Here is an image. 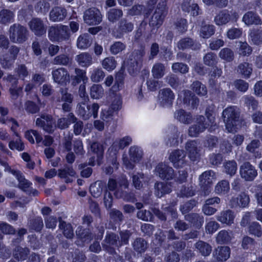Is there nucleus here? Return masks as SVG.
Returning <instances> with one entry per match:
<instances>
[{
  "label": "nucleus",
  "instance_id": "obj_13",
  "mask_svg": "<svg viewBox=\"0 0 262 262\" xmlns=\"http://www.w3.org/2000/svg\"><path fill=\"white\" fill-rule=\"evenodd\" d=\"M186 154L183 150H176L169 156V160L176 166H180L184 163Z\"/></svg>",
  "mask_w": 262,
  "mask_h": 262
},
{
  "label": "nucleus",
  "instance_id": "obj_39",
  "mask_svg": "<svg viewBox=\"0 0 262 262\" xmlns=\"http://www.w3.org/2000/svg\"><path fill=\"white\" fill-rule=\"evenodd\" d=\"M187 220L194 226L200 227L203 222V217L197 213H190L186 216Z\"/></svg>",
  "mask_w": 262,
  "mask_h": 262
},
{
  "label": "nucleus",
  "instance_id": "obj_19",
  "mask_svg": "<svg viewBox=\"0 0 262 262\" xmlns=\"http://www.w3.org/2000/svg\"><path fill=\"white\" fill-rule=\"evenodd\" d=\"M59 228L66 238L72 239L74 236L73 228L70 223H67L63 221H59Z\"/></svg>",
  "mask_w": 262,
  "mask_h": 262
},
{
  "label": "nucleus",
  "instance_id": "obj_59",
  "mask_svg": "<svg viewBox=\"0 0 262 262\" xmlns=\"http://www.w3.org/2000/svg\"><path fill=\"white\" fill-rule=\"evenodd\" d=\"M229 189V183L225 180L220 182L215 187V191L217 193H225Z\"/></svg>",
  "mask_w": 262,
  "mask_h": 262
},
{
  "label": "nucleus",
  "instance_id": "obj_21",
  "mask_svg": "<svg viewBox=\"0 0 262 262\" xmlns=\"http://www.w3.org/2000/svg\"><path fill=\"white\" fill-rule=\"evenodd\" d=\"M230 248L227 246L220 247L215 251V256L219 261H226L230 256Z\"/></svg>",
  "mask_w": 262,
  "mask_h": 262
},
{
  "label": "nucleus",
  "instance_id": "obj_32",
  "mask_svg": "<svg viewBox=\"0 0 262 262\" xmlns=\"http://www.w3.org/2000/svg\"><path fill=\"white\" fill-rule=\"evenodd\" d=\"M123 13L120 9H112L107 13V18L110 21L116 23L123 16Z\"/></svg>",
  "mask_w": 262,
  "mask_h": 262
},
{
  "label": "nucleus",
  "instance_id": "obj_7",
  "mask_svg": "<svg viewBox=\"0 0 262 262\" xmlns=\"http://www.w3.org/2000/svg\"><path fill=\"white\" fill-rule=\"evenodd\" d=\"M31 30L38 36H41L46 32L47 28L43 20L39 18H33L29 22Z\"/></svg>",
  "mask_w": 262,
  "mask_h": 262
},
{
  "label": "nucleus",
  "instance_id": "obj_10",
  "mask_svg": "<svg viewBox=\"0 0 262 262\" xmlns=\"http://www.w3.org/2000/svg\"><path fill=\"white\" fill-rule=\"evenodd\" d=\"M76 173L72 166H65L64 168L58 169L57 175L61 179H64L67 183H71L73 180L70 177H74Z\"/></svg>",
  "mask_w": 262,
  "mask_h": 262
},
{
  "label": "nucleus",
  "instance_id": "obj_33",
  "mask_svg": "<svg viewBox=\"0 0 262 262\" xmlns=\"http://www.w3.org/2000/svg\"><path fill=\"white\" fill-rule=\"evenodd\" d=\"M105 185V183L101 181H97L91 185L90 188V191L94 196H98L101 194Z\"/></svg>",
  "mask_w": 262,
  "mask_h": 262
},
{
  "label": "nucleus",
  "instance_id": "obj_40",
  "mask_svg": "<svg viewBox=\"0 0 262 262\" xmlns=\"http://www.w3.org/2000/svg\"><path fill=\"white\" fill-rule=\"evenodd\" d=\"M76 235L82 242H89L93 238L92 234L87 229L79 228L76 231Z\"/></svg>",
  "mask_w": 262,
  "mask_h": 262
},
{
  "label": "nucleus",
  "instance_id": "obj_28",
  "mask_svg": "<svg viewBox=\"0 0 262 262\" xmlns=\"http://www.w3.org/2000/svg\"><path fill=\"white\" fill-rule=\"evenodd\" d=\"M165 67L163 63L159 62L155 63L151 70L154 78L155 79L162 78L165 74Z\"/></svg>",
  "mask_w": 262,
  "mask_h": 262
},
{
  "label": "nucleus",
  "instance_id": "obj_48",
  "mask_svg": "<svg viewBox=\"0 0 262 262\" xmlns=\"http://www.w3.org/2000/svg\"><path fill=\"white\" fill-rule=\"evenodd\" d=\"M12 12L8 10H3L0 12V23L6 24L11 21L13 18Z\"/></svg>",
  "mask_w": 262,
  "mask_h": 262
},
{
  "label": "nucleus",
  "instance_id": "obj_3",
  "mask_svg": "<svg viewBox=\"0 0 262 262\" xmlns=\"http://www.w3.org/2000/svg\"><path fill=\"white\" fill-rule=\"evenodd\" d=\"M206 129L212 130L215 128H211L209 123L207 121L204 116L200 115L196 117L195 124L189 127L188 133L191 137H196L200 133L204 132Z\"/></svg>",
  "mask_w": 262,
  "mask_h": 262
},
{
  "label": "nucleus",
  "instance_id": "obj_14",
  "mask_svg": "<svg viewBox=\"0 0 262 262\" xmlns=\"http://www.w3.org/2000/svg\"><path fill=\"white\" fill-rule=\"evenodd\" d=\"M67 15L66 10L60 7H54L50 13V19L53 21L63 20Z\"/></svg>",
  "mask_w": 262,
  "mask_h": 262
},
{
  "label": "nucleus",
  "instance_id": "obj_17",
  "mask_svg": "<svg viewBox=\"0 0 262 262\" xmlns=\"http://www.w3.org/2000/svg\"><path fill=\"white\" fill-rule=\"evenodd\" d=\"M89 98L86 97L83 101L78 104V113L83 119L86 120L91 117V112H89L90 104L88 102Z\"/></svg>",
  "mask_w": 262,
  "mask_h": 262
},
{
  "label": "nucleus",
  "instance_id": "obj_60",
  "mask_svg": "<svg viewBox=\"0 0 262 262\" xmlns=\"http://www.w3.org/2000/svg\"><path fill=\"white\" fill-rule=\"evenodd\" d=\"M253 42L257 45L262 43V33L259 30H254L250 34Z\"/></svg>",
  "mask_w": 262,
  "mask_h": 262
},
{
  "label": "nucleus",
  "instance_id": "obj_51",
  "mask_svg": "<svg viewBox=\"0 0 262 262\" xmlns=\"http://www.w3.org/2000/svg\"><path fill=\"white\" fill-rule=\"evenodd\" d=\"M76 75L73 78V84H77L81 81H84L87 80L85 72L80 69H75Z\"/></svg>",
  "mask_w": 262,
  "mask_h": 262
},
{
  "label": "nucleus",
  "instance_id": "obj_26",
  "mask_svg": "<svg viewBox=\"0 0 262 262\" xmlns=\"http://www.w3.org/2000/svg\"><path fill=\"white\" fill-rule=\"evenodd\" d=\"M91 151L97 155V163L100 165L101 163V160L103 158L104 152L103 146L97 142L93 143L91 146Z\"/></svg>",
  "mask_w": 262,
  "mask_h": 262
},
{
  "label": "nucleus",
  "instance_id": "obj_23",
  "mask_svg": "<svg viewBox=\"0 0 262 262\" xmlns=\"http://www.w3.org/2000/svg\"><path fill=\"white\" fill-rule=\"evenodd\" d=\"M10 170L14 175L16 176L19 182L18 187L22 190L26 191L27 189L30 187L31 183L21 176L18 171L13 169Z\"/></svg>",
  "mask_w": 262,
  "mask_h": 262
},
{
  "label": "nucleus",
  "instance_id": "obj_55",
  "mask_svg": "<svg viewBox=\"0 0 262 262\" xmlns=\"http://www.w3.org/2000/svg\"><path fill=\"white\" fill-rule=\"evenodd\" d=\"M182 8L184 11L191 12L192 15H196L198 14L199 7L196 4H190L189 2H185L182 4Z\"/></svg>",
  "mask_w": 262,
  "mask_h": 262
},
{
  "label": "nucleus",
  "instance_id": "obj_9",
  "mask_svg": "<svg viewBox=\"0 0 262 262\" xmlns=\"http://www.w3.org/2000/svg\"><path fill=\"white\" fill-rule=\"evenodd\" d=\"M141 157L136 147H131L129 150V159L127 157L123 158V162L126 167L132 169L134 167V163L138 161Z\"/></svg>",
  "mask_w": 262,
  "mask_h": 262
},
{
  "label": "nucleus",
  "instance_id": "obj_54",
  "mask_svg": "<svg viewBox=\"0 0 262 262\" xmlns=\"http://www.w3.org/2000/svg\"><path fill=\"white\" fill-rule=\"evenodd\" d=\"M102 87L98 84H94L91 88V96L94 99H98L103 95Z\"/></svg>",
  "mask_w": 262,
  "mask_h": 262
},
{
  "label": "nucleus",
  "instance_id": "obj_41",
  "mask_svg": "<svg viewBox=\"0 0 262 262\" xmlns=\"http://www.w3.org/2000/svg\"><path fill=\"white\" fill-rule=\"evenodd\" d=\"M177 119L185 124H189L192 121L191 115L183 110H180L178 111Z\"/></svg>",
  "mask_w": 262,
  "mask_h": 262
},
{
  "label": "nucleus",
  "instance_id": "obj_45",
  "mask_svg": "<svg viewBox=\"0 0 262 262\" xmlns=\"http://www.w3.org/2000/svg\"><path fill=\"white\" fill-rule=\"evenodd\" d=\"M252 71V68L248 62L241 63L237 68V72L246 77H249Z\"/></svg>",
  "mask_w": 262,
  "mask_h": 262
},
{
  "label": "nucleus",
  "instance_id": "obj_57",
  "mask_svg": "<svg viewBox=\"0 0 262 262\" xmlns=\"http://www.w3.org/2000/svg\"><path fill=\"white\" fill-rule=\"evenodd\" d=\"M54 62L57 64L68 65L71 63L72 60L68 56L62 54L56 56L54 59Z\"/></svg>",
  "mask_w": 262,
  "mask_h": 262
},
{
  "label": "nucleus",
  "instance_id": "obj_2",
  "mask_svg": "<svg viewBox=\"0 0 262 262\" xmlns=\"http://www.w3.org/2000/svg\"><path fill=\"white\" fill-rule=\"evenodd\" d=\"M27 28L19 24H14L9 29L10 38L14 43L24 42L27 39Z\"/></svg>",
  "mask_w": 262,
  "mask_h": 262
},
{
  "label": "nucleus",
  "instance_id": "obj_4",
  "mask_svg": "<svg viewBox=\"0 0 262 262\" xmlns=\"http://www.w3.org/2000/svg\"><path fill=\"white\" fill-rule=\"evenodd\" d=\"M165 6L163 3L162 4L160 3L158 4L150 20V26L158 28L162 24L165 15Z\"/></svg>",
  "mask_w": 262,
  "mask_h": 262
},
{
  "label": "nucleus",
  "instance_id": "obj_46",
  "mask_svg": "<svg viewBox=\"0 0 262 262\" xmlns=\"http://www.w3.org/2000/svg\"><path fill=\"white\" fill-rule=\"evenodd\" d=\"M33 136L35 137L37 143L41 142V141L42 139V137L39 134V133L36 130H28L25 133L26 138L31 143H34Z\"/></svg>",
  "mask_w": 262,
  "mask_h": 262
},
{
  "label": "nucleus",
  "instance_id": "obj_56",
  "mask_svg": "<svg viewBox=\"0 0 262 262\" xmlns=\"http://www.w3.org/2000/svg\"><path fill=\"white\" fill-rule=\"evenodd\" d=\"M220 56L221 58L224 60L230 61L234 58V53L231 49L229 48H224L221 51Z\"/></svg>",
  "mask_w": 262,
  "mask_h": 262
},
{
  "label": "nucleus",
  "instance_id": "obj_53",
  "mask_svg": "<svg viewBox=\"0 0 262 262\" xmlns=\"http://www.w3.org/2000/svg\"><path fill=\"white\" fill-rule=\"evenodd\" d=\"M214 176V173L212 171H205L200 177L201 182L205 185L211 184Z\"/></svg>",
  "mask_w": 262,
  "mask_h": 262
},
{
  "label": "nucleus",
  "instance_id": "obj_20",
  "mask_svg": "<svg viewBox=\"0 0 262 262\" xmlns=\"http://www.w3.org/2000/svg\"><path fill=\"white\" fill-rule=\"evenodd\" d=\"M117 239L118 237L114 234L107 235L102 244L103 248L112 252L114 246H117Z\"/></svg>",
  "mask_w": 262,
  "mask_h": 262
},
{
  "label": "nucleus",
  "instance_id": "obj_50",
  "mask_svg": "<svg viewBox=\"0 0 262 262\" xmlns=\"http://www.w3.org/2000/svg\"><path fill=\"white\" fill-rule=\"evenodd\" d=\"M196 248L204 255H209L211 251V246L203 241L198 242L196 244Z\"/></svg>",
  "mask_w": 262,
  "mask_h": 262
},
{
  "label": "nucleus",
  "instance_id": "obj_64",
  "mask_svg": "<svg viewBox=\"0 0 262 262\" xmlns=\"http://www.w3.org/2000/svg\"><path fill=\"white\" fill-rule=\"evenodd\" d=\"M73 148L77 155H83L84 153L82 142L80 140H76L74 142Z\"/></svg>",
  "mask_w": 262,
  "mask_h": 262
},
{
  "label": "nucleus",
  "instance_id": "obj_44",
  "mask_svg": "<svg viewBox=\"0 0 262 262\" xmlns=\"http://www.w3.org/2000/svg\"><path fill=\"white\" fill-rule=\"evenodd\" d=\"M59 41L67 40L70 38V32L67 26L61 25L58 27Z\"/></svg>",
  "mask_w": 262,
  "mask_h": 262
},
{
  "label": "nucleus",
  "instance_id": "obj_12",
  "mask_svg": "<svg viewBox=\"0 0 262 262\" xmlns=\"http://www.w3.org/2000/svg\"><path fill=\"white\" fill-rule=\"evenodd\" d=\"M157 170L159 176L163 179L169 180L173 177V169L165 164H159L157 167Z\"/></svg>",
  "mask_w": 262,
  "mask_h": 262
},
{
  "label": "nucleus",
  "instance_id": "obj_47",
  "mask_svg": "<svg viewBox=\"0 0 262 262\" xmlns=\"http://www.w3.org/2000/svg\"><path fill=\"white\" fill-rule=\"evenodd\" d=\"M134 250L142 252L145 250L147 247V242L141 238H137L133 243Z\"/></svg>",
  "mask_w": 262,
  "mask_h": 262
},
{
  "label": "nucleus",
  "instance_id": "obj_34",
  "mask_svg": "<svg viewBox=\"0 0 262 262\" xmlns=\"http://www.w3.org/2000/svg\"><path fill=\"white\" fill-rule=\"evenodd\" d=\"M133 184L136 189H140L143 187V183L147 181V178L143 173H137L133 176Z\"/></svg>",
  "mask_w": 262,
  "mask_h": 262
},
{
  "label": "nucleus",
  "instance_id": "obj_1",
  "mask_svg": "<svg viewBox=\"0 0 262 262\" xmlns=\"http://www.w3.org/2000/svg\"><path fill=\"white\" fill-rule=\"evenodd\" d=\"M226 127L230 133L236 132L241 123L240 113L234 106H230L224 110L222 113Z\"/></svg>",
  "mask_w": 262,
  "mask_h": 262
},
{
  "label": "nucleus",
  "instance_id": "obj_63",
  "mask_svg": "<svg viewBox=\"0 0 262 262\" xmlns=\"http://www.w3.org/2000/svg\"><path fill=\"white\" fill-rule=\"evenodd\" d=\"M58 27H51L48 31L49 38L53 41H59Z\"/></svg>",
  "mask_w": 262,
  "mask_h": 262
},
{
  "label": "nucleus",
  "instance_id": "obj_58",
  "mask_svg": "<svg viewBox=\"0 0 262 262\" xmlns=\"http://www.w3.org/2000/svg\"><path fill=\"white\" fill-rule=\"evenodd\" d=\"M15 59L10 54H6L1 58V63L5 68H10Z\"/></svg>",
  "mask_w": 262,
  "mask_h": 262
},
{
  "label": "nucleus",
  "instance_id": "obj_61",
  "mask_svg": "<svg viewBox=\"0 0 262 262\" xmlns=\"http://www.w3.org/2000/svg\"><path fill=\"white\" fill-rule=\"evenodd\" d=\"M231 239V236L226 230L221 231L216 237V241L219 243H228Z\"/></svg>",
  "mask_w": 262,
  "mask_h": 262
},
{
  "label": "nucleus",
  "instance_id": "obj_43",
  "mask_svg": "<svg viewBox=\"0 0 262 262\" xmlns=\"http://www.w3.org/2000/svg\"><path fill=\"white\" fill-rule=\"evenodd\" d=\"M224 166L227 174L232 176L235 173L237 170V164L235 161H228L224 163Z\"/></svg>",
  "mask_w": 262,
  "mask_h": 262
},
{
  "label": "nucleus",
  "instance_id": "obj_37",
  "mask_svg": "<svg viewBox=\"0 0 262 262\" xmlns=\"http://www.w3.org/2000/svg\"><path fill=\"white\" fill-rule=\"evenodd\" d=\"M91 44V40L88 34L81 35L77 39V45L79 48L85 49Z\"/></svg>",
  "mask_w": 262,
  "mask_h": 262
},
{
  "label": "nucleus",
  "instance_id": "obj_24",
  "mask_svg": "<svg viewBox=\"0 0 262 262\" xmlns=\"http://www.w3.org/2000/svg\"><path fill=\"white\" fill-rule=\"evenodd\" d=\"M234 217V213L230 210H227L221 212L217 219L223 223L230 225L233 223Z\"/></svg>",
  "mask_w": 262,
  "mask_h": 262
},
{
  "label": "nucleus",
  "instance_id": "obj_35",
  "mask_svg": "<svg viewBox=\"0 0 262 262\" xmlns=\"http://www.w3.org/2000/svg\"><path fill=\"white\" fill-rule=\"evenodd\" d=\"M191 89L200 96H205L207 93L206 86L199 81H194L191 85Z\"/></svg>",
  "mask_w": 262,
  "mask_h": 262
},
{
  "label": "nucleus",
  "instance_id": "obj_49",
  "mask_svg": "<svg viewBox=\"0 0 262 262\" xmlns=\"http://www.w3.org/2000/svg\"><path fill=\"white\" fill-rule=\"evenodd\" d=\"M124 79L123 73L122 70L116 74L115 77V83L112 88V90L114 92H117L120 90V88L123 84Z\"/></svg>",
  "mask_w": 262,
  "mask_h": 262
},
{
  "label": "nucleus",
  "instance_id": "obj_8",
  "mask_svg": "<svg viewBox=\"0 0 262 262\" xmlns=\"http://www.w3.org/2000/svg\"><path fill=\"white\" fill-rule=\"evenodd\" d=\"M54 80L61 85H66L70 82V76L68 71L64 68L55 70L52 73Z\"/></svg>",
  "mask_w": 262,
  "mask_h": 262
},
{
  "label": "nucleus",
  "instance_id": "obj_18",
  "mask_svg": "<svg viewBox=\"0 0 262 262\" xmlns=\"http://www.w3.org/2000/svg\"><path fill=\"white\" fill-rule=\"evenodd\" d=\"M40 117L41 118L45 120L43 130L49 133H53L55 127L54 126V119L52 116L44 113L42 114Z\"/></svg>",
  "mask_w": 262,
  "mask_h": 262
},
{
  "label": "nucleus",
  "instance_id": "obj_5",
  "mask_svg": "<svg viewBox=\"0 0 262 262\" xmlns=\"http://www.w3.org/2000/svg\"><path fill=\"white\" fill-rule=\"evenodd\" d=\"M240 174L246 181H252L257 176V171L249 162L243 163L240 167Z\"/></svg>",
  "mask_w": 262,
  "mask_h": 262
},
{
  "label": "nucleus",
  "instance_id": "obj_11",
  "mask_svg": "<svg viewBox=\"0 0 262 262\" xmlns=\"http://www.w3.org/2000/svg\"><path fill=\"white\" fill-rule=\"evenodd\" d=\"M183 102L186 105L194 108L198 106L199 99L190 91L185 90L184 91Z\"/></svg>",
  "mask_w": 262,
  "mask_h": 262
},
{
  "label": "nucleus",
  "instance_id": "obj_25",
  "mask_svg": "<svg viewBox=\"0 0 262 262\" xmlns=\"http://www.w3.org/2000/svg\"><path fill=\"white\" fill-rule=\"evenodd\" d=\"M156 194L159 197H161L165 193L171 191V187L169 184L167 182H158L155 184Z\"/></svg>",
  "mask_w": 262,
  "mask_h": 262
},
{
  "label": "nucleus",
  "instance_id": "obj_29",
  "mask_svg": "<svg viewBox=\"0 0 262 262\" xmlns=\"http://www.w3.org/2000/svg\"><path fill=\"white\" fill-rule=\"evenodd\" d=\"M76 60L82 67H88L92 63V57L88 53H82L77 55Z\"/></svg>",
  "mask_w": 262,
  "mask_h": 262
},
{
  "label": "nucleus",
  "instance_id": "obj_52",
  "mask_svg": "<svg viewBox=\"0 0 262 262\" xmlns=\"http://www.w3.org/2000/svg\"><path fill=\"white\" fill-rule=\"evenodd\" d=\"M116 63L113 57H106L102 62L103 67L108 71L114 70L116 68Z\"/></svg>",
  "mask_w": 262,
  "mask_h": 262
},
{
  "label": "nucleus",
  "instance_id": "obj_42",
  "mask_svg": "<svg viewBox=\"0 0 262 262\" xmlns=\"http://www.w3.org/2000/svg\"><path fill=\"white\" fill-rule=\"evenodd\" d=\"M214 33L213 26L210 25H204L202 26L200 34L204 38H208L212 35Z\"/></svg>",
  "mask_w": 262,
  "mask_h": 262
},
{
  "label": "nucleus",
  "instance_id": "obj_6",
  "mask_svg": "<svg viewBox=\"0 0 262 262\" xmlns=\"http://www.w3.org/2000/svg\"><path fill=\"white\" fill-rule=\"evenodd\" d=\"M84 19L89 25H97L101 21L102 15L98 9L90 8L85 11Z\"/></svg>",
  "mask_w": 262,
  "mask_h": 262
},
{
  "label": "nucleus",
  "instance_id": "obj_30",
  "mask_svg": "<svg viewBox=\"0 0 262 262\" xmlns=\"http://www.w3.org/2000/svg\"><path fill=\"white\" fill-rule=\"evenodd\" d=\"M230 20V15L226 11H221L215 17L214 21L216 25H222L228 23Z\"/></svg>",
  "mask_w": 262,
  "mask_h": 262
},
{
  "label": "nucleus",
  "instance_id": "obj_16",
  "mask_svg": "<svg viewBox=\"0 0 262 262\" xmlns=\"http://www.w3.org/2000/svg\"><path fill=\"white\" fill-rule=\"evenodd\" d=\"M186 149L189 157L192 161H195L199 157L197 144L195 141H192L187 142L186 145Z\"/></svg>",
  "mask_w": 262,
  "mask_h": 262
},
{
  "label": "nucleus",
  "instance_id": "obj_36",
  "mask_svg": "<svg viewBox=\"0 0 262 262\" xmlns=\"http://www.w3.org/2000/svg\"><path fill=\"white\" fill-rule=\"evenodd\" d=\"M133 28V24L131 22L127 19H123L119 24L118 31L120 33H127L132 31Z\"/></svg>",
  "mask_w": 262,
  "mask_h": 262
},
{
  "label": "nucleus",
  "instance_id": "obj_62",
  "mask_svg": "<svg viewBox=\"0 0 262 262\" xmlns=\"http://www.w3.org/2000/svg\"><path fill=\"white\" fill-rule=\"evenodd\" d=\"M31 226L33 229L37 231H40L43 226L42 219L40 217L33 219L31 222Z\"/></svg>",
  "mask_w": 262,
  "mask_h": 262
},
{
  "label": "nucleus",
  "instance_id": "obj_15",
  "mask_svg": "<svg viewBox=\"0 0 262 262\" xmlns=\"http://www.w3.org/2000/svg\"><path fill=\"white\" fill-rule=\"evenodd\" d=\"M249 201V196L245 193H242L237 197L233 198L231 200V203L233 207H245L248 205Z\"/></svg>",
  "mask_w": 262,
  "mask_h": 262
},
{
  "label": "nucleus",
  "instance_id": "obj_31",
  "mask_svg": "<svg viewBox=\"0 0 262 262\" xmlns=\"http://www.w3.org/2000/svg\"><path fill=\"white\" fill-rule=\"evenodd\" d=\"M29 253V250L28 248L17 246L14 251L13 255L18 260H23L26 258Z\"/></svg>",
  "mask_w": 262,
  "mask_h": 262
},
{
  "label": "nucleus",
  "instance_id": "obj_38",
  "mask_svg": "<svg viewBox=\"0 0 262 262\" xmlns=\"http://www.w3.org/2000/svg\"><path fill=\"white\" fill-rule=\"evenodd\" d=\"M114 195L117 198H122L128 201H133L134 199V195L133 193H128L123 190L122 188H118L115 191Z\"/></svg>",
  "mask_w": 262,
  "mask_h": 262
},
{
  "label": "nucleus",
  "instance_id": "obj_22",
  "mask_svg": "<svg viewBox=\"0 0 262 262\" xmlns=\"http://www.w3.org/2000/svg\"><path fill=\"white\" fill-rule=\"evenodd\" d=\"M243 20L248 25H260L262 23L260 17L252 12H248L246 13L243 16Z\"/></svg>",
  "mask_w": 262,
  "mask_h": 262
},
{
  "label": "nucleus",
  "instance_id": "obj_27",
  "mask_svg": "<svg viewBox=\"0 0 262 262\" xmlns=\"http://www.w3.org/2000/svg\"><path fill=\"white\" fill-rule=\"evenodd\" d=\"M159 98L163 103H171L172 100L174 98V95L170 89H166L159 92Z\"/></svg>",
  "mask_w": 262,
  "mask_h": 262
}]
</instances>
